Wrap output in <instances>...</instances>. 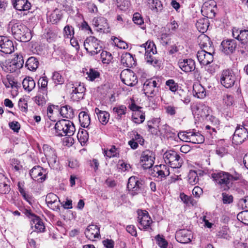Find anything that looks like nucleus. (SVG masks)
Here are the masks:
<instances>
[{
    "label": "nucleus",
    "instance_id": "473e14b6",
    "mask_svg": "<svg viewBox=\"0 0 248 248\" xmlns=\"http://www.w3.org/2000/svg\"><path fill=\"white\" fill-rule=\"evenodd\" d=\"M103 153L107 158L119 157V150L114 145H112L109 149L104 148L103 149Z\"/></svg>",
    "mask_w": 248,
    "mask_h": 248
},
{
    "label": "nucleus",
    "instance_id": "423d86ee",
    "mask_svg": "<svg viewBox=\"0 0 248 248\" xmlns=\"http://www.w3.org/2000/svg\"><path fill=\"white\" fill-rule=\"evenodd\" d=\"M163 158L165 163L172 168H179L183 164L182 159L174 151L166 152L163 155Z\"/></svg>",
    "mask_w": 248,
    "mask_h": 248
},
{
    "label": "nucleus",
    "instance_id": "a878e982",
    "mask_svg": "<svg viewBox=\"0 0 248 248\" xmlns=\"http://www.w3.org/2000/svg\"><path fill=\"white\" fill-rule=\"evenodd\" d=\"M58 196L52 193H48L46 198V202L49 208L54 210L55 208L59 206V202Z\"/></svg>",
    "mask_w": 248,
    "mask_h": 248
},
{
    "label": "nucleus",
    "instance_id": "0e129e2a",
    "mask_svg": "<svg viewBox=\"0 0 248 248\" xmlns=\"http://www.w3.org/2000/svg\"><path fill=\"white\" fill-rule=\"evenodd\" d=\"M12 61L15 62L16 64H17V68L19 69L23 67L24 63L23 56L20 54H16L15 58Z\"/></svg>",
    "mask_w": 248,
    "mask_h": 248
},
{
    "label": "nucleus",
    "instance_id": "c9c22d12",
    "mask_svg": "<svg viewBox=\"0 0 248 248\" xmlns=\"http://www.w3.org/2000/svg\"><path fill=\"white\" fill-rule=\"evenodd\" d=\"M79 122L82 127L87 128L91 122L90 117L85 111H81L78 115Z\"/></svg>",
    "mask_w": 248,
    "mask_h": 248
},
{
    "label": "nucleus",
    "instance_id": "72a5a7b5",
    "mask_svg": "<svg viewBox=\"0 0 248 248\" xmlns=\"http://www.w3.org/2000/svg\"><path fill=\"white\" fill-rule=\"evenodd\" d=\"M60 113L63 118L72 119L74 117V112L71 107L69 106H64L59 109Z\"/></svg>",
    "mask_w": 248,
    "mask_h": 248
},
{
    "label": "nucleus",
    "instance_id": "49530a36",
    "mask_svg": "<svg viewBox=\"0 0 248 248\" xmlns=\"http://www.w3.org/2000/svg\"><path fill=\"white\" fill-rule=\"evenodd\" d=\"M117 7L122 11L128 9L130 5V2L128 0H114Z\"/></svg>",
    "mask_w": 248,
    "mask_h": 248
},
{
    "label": "nucleus",
    "instance_id": "6e6d98bb",
    "mask_svg": "<svg viewBox=\"0 0 248 248\" xmlns=\"http://www.w3.org/2000/svg\"><path fill=\"white\" fill-rule=\"evenodd\" d=\"M149 3L150 2L153 4L152 9L155 10L156 12H161L163 10V5L159 0H148Z\"/></svg>",
    "mask_w": 248,
    "mask_h": 248
},
{
    "label": "nucleus",
    "instance_id": "aec40b11",
    "mask_svg": "<svg viewBox=\"0 0 248 248\" xmlns=\"http://www.w3.org/2000/svg\"><path fill=\"white\" fill-rule=\"evenodd\" d=\"M176 240L181 243L187 244L191 242V232L188 230H180L176 233Z\"/></svg>",
    "mask_w": 248,
    "mask_h": 248
},
{
    "label": "nucleus",
    "instance_id": "4be33fe9",
    "mask_svg": "<svg viewBox=\"0 0 248 248\" xmlns=\"http://www.w3.org/2000/svg\"><path fill=\"white\" fill-rule=\"evenodd\" d=\"M73 90L71 93V98L74 101H78L82 99L84 96V93L85 91V88L83 85L80 84H76L72 87Z\"/></svg>",
    "mask_w": 248,
    "mask_h": 248
},
{
    "label": "nucleus",
    "instance_id": "c756f323",
    "mask_svg": "<svg viewBox=\"0 0 248 248\" xmlns=\"http://www.w3.org/2000/svg\"><path fill=\"white\" fill-rule=\"evenodd\" d=\"M193 93L194 96L202 99L205 97V89L199 83L194 84L193 86Z\"/></svg>",
    "mask_w": 248,
    "mask_h": 248
},
{
    "label": "nucleus",
    "instance_id": "1a4fd4ad",
    "mask_svg": "<svg viewBox=\"0 0 248 248\" xmlns=\"http://www.w3.org/2000/svg\"><path fill=\"white\" fill-rule=\"evenodd\" d=\"M137 213L138 215V221L139 224V229L144 231L151 229V226L153 223V220L150 217L148 212L145 210H138Z\"/></svg>",
    "mask_w": 248,
    "mask_h": 248
},
{
    "label": "nucleus",
    "instance_id": "de8ad7c7",
    "mask_svg": "<svg viewBox=\"0 0 248 248\" xmlns=\"http://www.w3.org/2000/svg\"><path fill=\"white\" fill-rule=\"evenodd\" d=\"M3 69L5 71L10 73H13L16 71V70L20 69L19 68H17V64L12 60L6 63Z\"/></svg>",
    "mask_w": 248,
    "mask_h": 248
},
{
    "label": "nucleus",
    "instance_id": "20e7f679",
    "mask_svg": "<svg viewBox=\"0 0 248 248\" xmlns=\"http://www.w3.org/2000/svg\"><path fill=\"white\" fill-rule=\"evenodd\" d=\"M141 47L145 51V60L147 63L153 65L154 66H159V61L156 59L154 55L156 53V49L155 44L151 41H147L142 44Z\"/></svg>",
    "mask_w": 248,
    "mask_h": 248
},
{
    "label": "nucleus",
    "instance_id": "ddd939ff",
    "mask_svg": "<svg viewBox=\"0 0 248 248\" xmlns=\"http://www.w3.org/2000/svg\"><path fill=\"white\" fill-rule=\"evenodd\" d=\"M155 156L154 153L146 150L143 151L140 156V163L144 169L151 168L154 164Z\"/></svg>",
    "mask_w": 248,
    "mask_h": 248
},
{
    "label": "nucleus",
    "instance_id": "338daca9",
    "mask_svg": "<svg viewBox=\"0 0 248 248\" xmlns=\"http://www.w3.org/2000/svg\"><path fill=\"white\" fill-rule=\"evenodd\" d=\"M132 20L134 23L138 25H142L144 23L143 17L139 13L134 14Z\"/></svg>",
    "mask_w": 248,
    "mask_h": 248
},
{
    "label": "nucleus",
    "instance_id": "774afa93",
    "mask_svg": "<svg viewBox=\"0 0 248 248\" xmlns=\"http://www.w3.org/2000/svg\"><path fill=\"white\" fill-rule=\"evenodd\" d=\"M239 41L242 44L248 45V30H241Z\"/></svg>",
    "mask_w": 248,
    "mask_h": 248
},
{
    "label": "nucleus",
    "instance_id": "f8f14e48",
    "mask_svg": "<svg viewBox=\"0 0 248 248\" xmlns=\"http://www.w3.org/2000/svg\"><path fill=\"white\" fill-rule=\"evenodd\" d=\"M236 78L231 70H223L220 77L221 84L226 88L232 87L234 84Z\"/></svg>",
    "mask_w": 248,
    "mask_h": 248
},
{
    "label": "nucleus",
    "instance_id": "2eb2a0df",
    "mask_svg": "<svg viewBox=\"0 0 248 248\" xmlns=\"http://www.w3.org/2000/svg\"><path fill=\"white\" fill-rule=\"evenodd\" d=\"M157 83L152 79L146 80L143 86V91L147 97H152L157 92Z\"/></svg>",
    "mask_w": 248,
    "mask_h": 248
},
{
    "label": "nucleus",
    "instance_id": "ea45409f",
    "mask_svg": "<svg viewBox=\"0 0 248 248\" xmlns=\"http://www.w3.org/2000/svg\"><path fill=\"white\" fill-rule=\"evenodd\" d=\"M18 190L25 200L31 204V196L26 193L24 188V182H19L17 184Z\"/></svg>",
    "mask_w": 248,
    "mask_h": 248
},
{
    "label": "nucleus",
    "instance_id": "f704fd0d",
    "mask_svg": "<svg viewBox=\"0 0 248 248\" xmlns=\"http://www.w3.org/2000/svg\"><path fill=\"white\" fill-rule=\"evenodd\" d=\"M47 83L48 80L46 77H43L38 80V84L39 87L38 93L45 94L46 96L47 95Z\"/></svg>",
    "mask_w": 248,
    "mask_h": 248
},
{
    "label": "nucleus",
    "instance_id": "09e8293b",
    "mask_svg": "<svg viewBox=\"0 0 248 248\" xmlns=\"http://www.w3.org/2000/svg\"><path fill=\"white\" fill-rule=\"evenodd\" d=\"M180 198L186 204H190L193 206L196 204V201L192 197L188 196L184 193H180Z\"/></svg>",
    "mask_w": 248,
    "mask_h": 248
},
{
    "label": "nucleus",
    "instance_id": "bb28decb",
    "mask_svg": "<svg viewBox=\"0 0 248 248\" xmlns=\"http://www.w3.org/2000/svg\"><path fill=\"white\" fill-rule=\"evenodd\" d=\"M9 181L3 174H0V194H8L10 190Z\"/></svg>",
    "mask_w": 248,
    "mask_h": 248
},
{
    "label": "nucleus",
    "instance_id": "7c9ffc66",
    "mask_svg": "<svg viewBox=\"0 0 248 248\" xmlns=\"http://www.w3.org/2000/svg\"><path fill=\"white\" fill-rule=\"evenodd\" d=\"M121 62L127 67H132L135 63L132 55L128 52L123 54L121 56Z\"/></svg>",
    "mask_w": 248,
    "mask_h": 248
},
{
    "label": "nucleus",
    "instance_id": "bf43d9fd",
    "mask_svg": "<svg viewBox=\"0 0 248 248\" xmlns=\"http://www.w3.org/2000/svg\"><path fill=\"white\" fill-rule=\"evenodd\" d=\"M77 137L81 143H85L88 140L89 135L86 130L82 129L78 133Z\"/></svg>",
    "mask_w": 248,
    "mask_h": 248
},
{
    "label": "nucleus",
    "instance_id": "a211bd4d",
    "mask_svg": "<svg viewBox=\"0 0 248 248\" xmlns=\"http://www.w3.org/2000/svg\"><path fill=\"white\" fill-rule=\"evenodd\" d=\"M45 171L42 167L36 166L30 170V175L33 180L42 183L46 179V173H44Z\"/></svg>",
    "mask_w": 248,
    "mask_h": 248
},
{
    "label": "nucleus",
    "instance_id": "79ce46f5",
    "mask_svg": "<svg viewBox=\"0 0 248 248\" xmlns=\"http://www.w3.org/2000/svg\"><path fill=\"white\" fill-rule=\"evenodd\" d=\"M132 119L135 123H142L145 120V114L141 111H136L133 113Z\"/></svg>",
    "mask_w": 248,
    "mask_h": 248
},
{
    "label": "nucleus",
    "instance_id": "412c9836",
    "mask_svg": "<svg viewBox=\"0 0 248 248\" xmlns=\"http://www.w3.org/2000/svg\"><path fill=\"white\" fill-rule=\"evenodd\" d=\"M178 65L181 69L186 73L194 71L196 69L195 62L191 59L180 61Z\"/></svg>",
    "mask_w": 248,
    "mask_h": 248
},
{
    "label": "nucleus",
    "instance_id": "b1692460",
    "mask_svg": "<svg viewBox=\"0 0 248 248\" xmlns=\"http://www.w3.org/2000/svg\"><path fill=\"white\" fill-rule=\"evenodd\" d=\"M198 39L199 46L202 48L209 51H214V48L212 46V42L208 36L205 34H202L199 36Z\"/></svg>",
    "mask_w": 248,
    "mask_h": 248
},
{
    "label": "nucleus",
    "instance_id": "f03ea898",
    "mask_svg": "<svg viewBox=\"0 0 248 248\" xmlns=\"http://www.w3.org/2000/svg\"><path fill=\"white\" fill-rule=\"evenodd\" d=\"M216 185L222 191H227L232 186V181L237 180L238 177H234L228 172L220 171L212 174Z\"/></svg>",
    "mask_w": 248,
    "mask_h": 248
},
{
    "label": "nucleus",
    "instance_id": "680f3d73",
    "mask_svg": "<svg viewBox=\"0 0 248 248\" xmlns=\"http://www.w3.org/2000/svg\"><path fill=\"white\" fill-rule=\"evenodd\" d=\"M230 231L227 226H223L218 232V236L221 238L229 239Z\"/></svg>",
    "mask_w": 248,
    "mask_h": 248
},
{
    "label": "nucleus",
    "instance_id": "5fc2aeb1",
    "mask_svg": "<svg viewBox=\"0 0 248 248\" xmlns=\"http://www.w3.org/2000/svg\"><path fill=\"white\" fill-rule=\"evenodd\" d=\"M62 16L58 11H54L49 16L48 21L52 24H57L61 19Z\"/></svg>",
    "mask_w": 248,
    "mask_h": 248
},
{
    "label": "nucleus",
    "instance_id": "c85d7f7f",
    "mask_svg": "<svg viewBox=\"0 0 248 248\" xmlns=\"http://www.w3.org/2000/svg\"><path fill=\"white\" fill-rule=\"evenodd\" d=\"M93 25L97 28V30L104 31L108 29V24L107 19L103 17L94 18L93 19Z\"/></svg>",
    "mask_w": 248,
    "mask_h": 248
},
{
    "label": "nucleus",
    "instance_id": "7ed1b4c3",
    "mask_svg": "<svg viewBox=\"0 0 248 248\" xmlns=\"http://www.w3.org/2000/svg\"><path fill=\"white\" fill-rule=\"evenodd\" d=\"M56 134L58 136H71L75 131V127L73 123L66 120H61L58 121L55 125Z\"/></svg>",
    "mask_w": 248,
    "mask_h": 248
},
{
    "label": "nucleus",
    "instance_id": "6ab92c4d",
    "mask_svg": "<svg viewBox=\"0 0 248 248\" xmlns=\"http://www.w3.org/2000/svg\"><path fill=\"white\" fill-rule=\"evenodd\" d=\"M236 46L237 43L235 40H225L221 44V51L226 55L231 54L235 51Z\"/></svg>",
    "mask_w": 248,
    "mask_h": 248
},
{
    "label": "nucleus",
    "instance_id": "e2e57ef3",
    "mask_svg": "<svg viewBox=\"0 0 248 248\" xmlns=\"http://www.w3.org/2000/svg\"><path fill=\"white\" fill-rule=\"evenodd\" d=\"M166 85L169 87L172 92H176L179 89L178 84L173 79H169L166 82Z\"/></svg>",
    "mask_w": 248,
    "mask_h": 248
},
{
    "label": "nucleus",
    "instance_id": "9d476101",
    "mask_svg": "<svg viewBox=\"0 0 248 248\" xmlns=\"http://www.w3.org/2000/svg\"><path fill=\"white\" fill-rule=\"evenodd\" d=\"M248 139V130L243 125H238L232 137V143L236 145H240Z\"/></svg>",
    "mask_w": 248,
    "mask_h": 248
},
{
    "label": "nucleus",
    "instance_id": "f3484780",
    "mask_svg": "<svg viewBox=\"0 0 248 248\" xmlns=\"http://www.w3.org/2000/svg\"><path fill=\"white\" fill-rule=\"evenodd\" d=\"M13 41L8 37L0 36V51L5 54H11L14 51Z\"/></svg>",
    "mask_w": 248,
    "mask_h": 248
},
{
    "label": "nucleus",
    "instance_id": "0eeeda50",
    "mask_svg": "<svg viewBox=\"0 0 248 248\" xmlns=\"http://www.w3.org/2000/svg\"><path fill=\"white\" fill-rule=\"evenodd\" d=\"M143 181L140 179L137 176H132L128 179L127 187L129 193L134 196L141 192L143 189Z\"/></svg>",
    "mask_w": 248,
    "mask_h": 248
},
{
    "label": "nucleus",
    "instance_id": "393cba45",
    "mask_svg": "<svg viewBox=\"0 0 248 248\" xmlns=\"http://www.w3.org/2000/svg\"><path fill=\"white\" fill-rule=\"evenodd\" d=\"M14 7L18 11H27L31 4L27 0H11Z\"/></svg>",
    "mask_w": 248,
    "mask_h": 248
},
{
    "label": "nucleus",
    "instance_id": "e433bc0d",
    "mask_svg": "<svg viewBox=\"0 0 248 248\" xmlns=\"http://www.w3.org/2000/svg\"><path fill=\"white\" fill-rule=\"evenodd\" d=\"M31 228L34 227V232H44L45 230V227L42 220L38 217L33 222L31 223Z\"/></svg>",
    "mask_w": 248,
    "mask_h": 248
},
{
    "label": "nucleus",
    "instance_id": "69168bd1",
    "mask_svg": "<svg viewBox=\"0 0 248 248\" xmlns=\"http://www.w3.org/2000/svg\"><path fill=\"white\" fill-rule=\"evenodd\" d=\"M52 79L55 84H62L64 83V78L62 75L58 72H55L53 73Z\"/></svg>",
    "mask_w": 248,
    "mask_h": 248
},
{
    "label": "nucleus",
    "instance_id": "3c124183",
    "mask_svg": "<svg viewBox=\"0 0 248 248\" xmlns=\"http://www.w3.org/2000/svg\"><path fill=\"white\" fill-rule=\"evenodd\" d=\"M204 138L203 136L199 132H195L192 137H191V140L189 142L194 144H201L204 142Z\"/></svg>",
    "mask_w": 248,
    "mask_h": 248
},
{
    "label": "nucleus",
    "instance_id": "603ef678",
    "mask_svg": "<svg viewBox=\"0 0 248 248\" xmlns=\"http://www.w3.org/2000/svg\"><path fill=\"white\" fill-rule=\"evenodd\" d=\"M47 99V95L42 93H39L33 98L34 101L38 105L43 106L44 105Z\"/></svg>",
    "mask_w": 248,
    "mask_h": 248
},
{
    "label": "nucleus",
    "instance_id": "c03bdc74",
    "mask_svg": "<svg viewBox=\"0 0 248 248\" xmlns=\"http://www.w3.org/2000/svg\"><path fill=\"white\" fill-rule=\"evenodd\" d=\"M188 181L189 184L192 186L197 184L199 181V177L196 171L193 170L189 171L188 174Z\"/></svg>",
    "mask_w": 248,
    "mask_h": 248
},
{
    "label": "nucleus",
    "instance_id": "052dcab7",
    "mask_svg": "<svg viewBox=\"0 0 248 248\" xmlns=\"http://www.w3.org/2000/svg\"><path fill=\"white\" fill-rule=\"evenodd\" d=\"M156 243L161 248H167L168 245V242L165 240L163 236H160L159 234L156 235L155 237Z\"/></svg>",
    "mask_w": 248,
    "mask_h": 248
},
{
    "label": "nucleus",
    "instance_id": "13d9d810",
    "mask_svg": "<svg viewBox=\"0 0 248 248\" xmlns=\"http://www.w3.org/2000/svg\"><path fill=\"white\" fill-rule=\"evenodd\" d=\"M237 219L246 225H248V210L241 212L237 216Z\"/></svg>",
    "mask_w": 248,
    "mask_h": 248
},
{
    "label": "nucleus",
    "instance_id": "9b49d317",
    "mask_svg": "<svg viewBox=\"0 0 248 248\" xmlns=\"http://www.w3.org/2000/svg\"><path fill=\"white\" fill-rule=\"evenodd\" d=\"M43 150L49 165L53 168L58 166V161L55 150L47 144L43 145Z\"/></svg>",
    "mask_w": 248,
    "mask_h": 248
},
{
    "label": "nucleus",
    "instance_id": "58836bf2",
    "mask_svg": "<svg viewBox=\"0 0 248 248\" xmlns=\"http://www.w3.org/2000/svg\"><path fill=\"white\" fill-rule=\"evenodd\" d=\"M39 62L34 57H30L25 63V66L31 71L35 70L38 67Z\"/></svg>",
    "mask_w": 248,
    "mask_h": 248
},
{
    "label": "nucleus",
    "instance_id": "a18cd8bd",
    "mask_svg": "<svg viewBox=\"0 0 248 248\" xmlns=\"http://www.w3.org/2000/svg\"><path fill=\"white\" fill-rule=\"evenodd\" d=\"M63 36L65 38H71L74 37L75 31L74 28L69 25L65 26L63 31Z\"/></svg>",
    "mask_w": 248,
    "mask_h": 248
},
{
    "label": "nucleus",
    "instance_id": "864d4df0",
    "mask_svg": "<svg viewBox=\"0 0 248 248\" xmlns=\"http://www.w3.org/2000/svg\"><path fill=\"white\" fill-rule=\"evenodd\" d=\"M100 58L103 63L108 64L111 61L112 56L109 52L106 51H102L100 54Z\"/></svg>",
    "mask_w": 248,
    "mask_h": 248
},
{
    "label": "nucleus",
    "instance_id": "f257e3e1",
    "mask_svg": "<svg viewBox=\"0 0 248 248\" xmlns=\"http://www.w3.org/2000/svg\"><path fill=\"white\" fill-rule=\"evenodd\" d=\"M10 30L14 38L19 41L27 42L32 37L31 30L19 21L13 20L10 22L8 31Z\"/></svg>",
    "mask_w": 248,
    "mask_h": 248
},
{
    "label": "nucleus",
    "instance_id": "a19ab883",
    "mask_svg": "<svg viewBox=\"0 0 248 248\" xmlns=\"http://www.w3.org/2000/svg\"><path fill=\"white\" fill-rule=\"evenodd\" d=\"M195 133L192 131L180 132L178 134V137L181 140L189 142Z\"/></svg>",
    "mask_w": 248,
    "mask_h": 248
},
{
    "label": "nucleus",
    "instance_id": "4c0bfd02",
    "mask_svg": "<svg viewBox=\"0 0 248 248\" xmlns=\"http://www.w3.org/2000/svg\"><path fill=\"white\" fill-rule=\"evenodd\" d=\"M22 85L25 90L31 92L35 88V83L32 78L28 77L23 79Z\"/></svg>",
    "mask_w": 248,
    "mask_h": 248
},
{
    "label": "nucleus",
    "instance_id": "37998d69",
    "mask_svg": "<svg viewBox=\"0 0 248 248\" xmlns=\"http://www.w3.org/2000/svg\"><path fill=\"white\" fill-rule=\"evenodd\" d=\"M176 92V94L178 95L180 99L185 104H187L190 102V99L186 91L179 88Z\"/></svg>",
    "mask_w": 248,
    "mask_h": 248
},
{
    "label": "nucleus",
    "instance_id": "4468645a",
    "mask_svg": "<svg viewBox=\"0 0 248 248\" xmlns=\"http://www.w3.org/2000/svg\"><path fill=\"white\" fill-rule=\"evenodd\" d=\"M121 80L127 86H133L138 83L135 74L129 69L123 70L120 75Z\"/></svg>",
    "mask_w": 248,
    "mask_h": 248
},
{
    "label": "nucleus",
    "instance_id": "cd10ccee",
    "mask_svg": "<svg viewBox=\"0 0 248 248\" xmlns=\"http://www.w3.org/2000/svg\"><path fill=\"white\" fill-rule=\"evenodd\" d=\"M94 112L97 116L99 121L103 125L108 123L109 119V114L106 111L100 110L96 108L94 109Z\"/></svg>",
    "mask_w": 248,
    "mask_h": 248
},
{
    "label": "nucleus",
    "instance_id": "8fccbe9b",
    "mask_svg": "<svg viewBox=\"0 0 248 248\" xmlns=\"http://www.w3.org/2000/svg\"><path fill=\"white\" fill-rule=\"evenodd\" d=\"M160 42L164 46H167L170 43V33L161 32L160 35Z\"/></svg>",
    "mask_w": 248,
    "mask_h": 248
},
{
    "label": "nucleus",
    "instance_id": "5701e85b",
    "mask_svg": "<svg viewBox=\"0 0 248 248\" xmlns=\"http://www.w3.org/2000/svg\"><path fill=\"white\" fill-rule=\"evenodd\" d=\"M85 234L88 239L93 241L100 236L99 228L96 225H90L86 228Z\"/></svg>",
    "mask_w": 248,
    "mask_h": 248
},
{
    "label": "nucleus",
    "instance_id": "39448f33",
    "mask_svg": "<svg viewBox=\"0 0 248 248\" xmlns=\"http://www.w3.org/2000/svg\"><path fill=\"white\" fill-rule=\"evenodd\" d=\"M193 114L207 121L213 122L215 118L211 115L212 110L207 106L203 104H196L192 107Z\"/></svg>",
    "mask_w": 248,
    "mask_h": 248
},
{
    "label": "nucleus",
    "instance_id": "dca6fc26",
    "mask_svg": "<svg viewBox=\"0 0 248 248\" xmlns=\"http://www.w3.org/2000/svg\"><path fill=\"white\" fill-rule=\"evenodd\" d=\"M213 53L214 51H209L206 49L198 51L197 57L201 64L206 65L212 62L214 60Z\"/></svg>",
    "mask_w": 248,
    "mask_h": 248
},
{
    "label": "nucleus",
    "instance_id": "6e6552de",
    "mask_svg": "<svg viewBox=\"0 0 248 248\" xmlns=\"http://www.w3.org/2000/svg\"><path fill=\"white\" fill-rule=\"evenodd\" d=\"M99 42L94 36H90L84 41V46L88 53L91 55H94L102 51V47L99 44Z\"/></svg>",
    "mask_w": 248,
    "mask_h": 248
},
{
    "label": "nucleus",
    "instance_id": "4d7b16f0",
    "mask_svg": "<svg viewBox=\"0 0 248 248\" xmlns=\"http://www.w3.org/2000/svg\"><path fill=\"white\" fill-rule=\"evenodd\" d=\"M2 82L4 84L5 86L7 88H11L12 89H17L18 87V83L15 81L12 78H7L3 79L2 80Z\"/></svg>",
    "mask_w": 248,
    "mask_h": 248
},
{
    "label": "nucleus",
    "instance_id": "2f4dec72",
    "mask_svg": "<svg viewBox=\"0 0 248 248\" xmlns=\"http://www.w3.org/2000/svg\"><path fill=\"white\" fill-rule=\"evenodd\" d=\"M127 108L124 105H119L114 107L113 112L117 120H121L126 113Z\"/></svg>",
    "mask_w": 248,
    "mask_h": 248
}]
</instances>
